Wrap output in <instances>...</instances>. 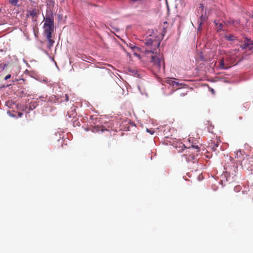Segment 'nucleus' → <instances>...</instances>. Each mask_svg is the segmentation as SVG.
Listing matches in <instances>:
<instances>
[{
    "label": "nucleus",
    "instance_id": "nucleus-7",
    "mask_svg": "<svg viewBox=\"0 0 253 253\" xmlns=\"http://www.w3.org/2000/svg\"><path fill=\"white\" fill-rule=\"evenodd\" d=\"M189 153H191L192 155L189 156V157H191L192 159H194L195 155L193 154L194 152L193 151V149H196V152H198L200 151V149L197 145H192L191 147H189Z\"/></svg>",
    "mask_w": 253,
    "mask_h": 253
},
{
    "label": "nucleus",
    "instance_id": "nucleus-24",
    "mask_svg": "<svg viewBox=\"0 0 253 253\" xmlns=\"http://www.w3.org/2000/svg\"><path fill=\"white\" fill-rule=\"evenodd\" d=\"M201 29V26H199V28H198V30L199 31V30H200Z\"/></svg>",
    "mask_w": 253,
    "mask_h": 253
},
{
    "label": "nucleus",
    "instance_id": "nucleus-25",
    "mask_svg": "<svg viewBox=\"0 0 253 253\" xmlns=\"http://www.w3.org/2000/svg\"><path fill=\"white\" fill-rule=\"evenodd\" d=\"M215 24L216 25H218V23H217V22H216L215 21Z\"/></svg>",
    "mask_w": 253,
    "mask_h": 253
},
{
    "label": "nucleus",
    "instance_id": "nucleus-17",
    "mask_svg": "<svg viewBox=\"0 0 253 253\" xmlns=\"http://www.w3.org/2000/svg\"><path fill=\"white\" fill-rule=\"evenodd\" d=\"M11 78V75L8 74L4 78L5 80H7L8 79H10Z\"/></svg>",
    "mask_w": 253,
    "mask_h": 253
},
{
    "label": "nucleus",
    "instance_id": "nucleus-10",
    "mask_svg": "<svg viewBox=\"0 0 253 253\" xmlns=\"http://www.w3.org/2000/svg\"><path fill=\"white\" fill-rule=\"evenodd\" d=\"M201 15L200 17V20L198 21L199 24L200 26H201L202 24L208 19V17L206 14V12L205 14L204 13H200Z\"/></svg>",
    "mask_w": 253,
    "mask_h": 253
},
{
    "label": "nucleus",
    "instance_id": "nucleus-6",
    "mask_svg": "<svg viewBox=\"0 0 253 253\" xmlns=\"http://www.w3.org/2000/svg\"><path fill=\"white\" fill-rule=\"evenodd\" d=\"M44 28V35L46 37L50 38L52 36V34L53 32L54 26L43 27Z\"/></svg>",
    "mask_w": 253,
    "mask_h": 253
},
{
    "label": "nucleus",
    "instance_id": "nucleus-5",
    "mask_svg": "<svg viewBox=\"0 0 253 253\" xmlns=\"http://www.w3.org/2000/svg\"><path fill=\"white\" fill-rule=\"evenodd\" d=\"M241 47L244 49L252 50L253 49V42L250 40L247 39Z\"/></svg>",
    "mask_w": 253,
    "mask_h": 253
},
{
    "label": "nucleus",
    "instance_id": "nucleus-15",
    "mask_svg": "<svg viewBox=\"0 0 253 253\" xmlns=\"http://www.w3.org/2000/svg\"><path fill=\"white\" fill-rule=\"evenodd\" d=\"M204 9V5L203 3H200L199 4V7L198 9V12L200 11V13H203Z\"/></svg>",
    "mask_w": 253,
    "mask_h": 253
},
{
    "label": "nucleus",
    "instance_id": "nucleus-16",
    "mask_svg": "<svg viewBox=\"0 0 253 253\" xmlns=\"http://www.w3.org/2000/svg\"><path fill=\"white\" fill-rule=\"evenodd\" d=\"M234 36L232 35H230L227 37V39L229 41H232L234 40Z\"/></svg>",
    "mask_w": 253,
    "mask_h": 253
},
{
    "label": "nucleus",
    "instance_id": "nucleus-26",
    "mask_svg": "<svg viewBox=\"0 0 253 253\" xmlns=\"http://www.w3.org/2000/svg\"><path fill=\"white\" fill-rule=\"evenodd\" d=\"M21 115H22V113H20V114H19V116H21Z\"/></svg>",
    "mask_w": 253,
    "mask_h": 253
},
{
    "label": "nucleus",
    "instance_id": "nucleus-20",
    "mask_svg": "<svg viewBox=\"0 0 253 253\" xmlns=\"http://www.w3.org/2000/svg\"><path fill=\"white\" fill-rule=\"evenodd\" d=\"M223 27V24L222 23L219 24V29L221 30Z\"/></svg>",
    "mask_w": 253,
    "mask_h": 253
},
{
    "label": "nucleus",
    "instance_id": "nucleus-3",
    "mask_svg": "<svg viewBox=\"0 0 253 253\" xmlns=\"http://www.w3.org/2000/svg\"><path fill=\"white\" fill-rule=\"evenodd\" d=\"M245 156L244 157V158L242 159V160H241V165L243 167H245L247 169H252L251 166L253 165V164H251L250 162L253 163V160H250V158L249 156L245 154Z\"/></svg>",
    "mask_w": 253,
    "mask_h": 253
},
{
    "label": "nucleus",
    "instance_id": "nucleus-14",
    "mask_svg": "<svg viewBox=\"0 0 253 253\" xmlns=\"http://www.w3.org/2000/svg\"><path fill=\"white\" fill-rule=\"evenodd\" d=\"M219 67L220 69H227L224 65V62L223 59H221L219 61Z\"/></svg>",
    "mask_w": 253,
    "mask_h": 253
},
{
    "label": "nucleus",
    "instance_id": "nucleus-18",
    "mask_svg": "<svg viewBox=\"0 0 253 253\" xmlns=\"http://www.w3.org/2000/svg\"><path fill=\"white\" fill-rule=\"evenodd\" d=\"M69 96L67 94H65V100L67 102L69 100Z\"/></svg>",
    "mask_w": 253,
    "mask_h": 253
},
{
    "label": "nucleus",
    "instance_id": "nucleus-13",
    "mask_svg": "<svg viewBox=\"0 0 253 253\" xmlns=\"http://www.w3.org/2000/svg\"><path fill=\"white\" fill-rule=\"evenodd\" d=\"M10 4L13 6L19 7L20 5L18 4L19 0H8Z\"/></svg>",
    "mask_w": 253,
    "mask_h": 253
},
{
    "label": "nucleus",
    "instance_id": "nucleus-19",
    "mask_svg": "<svg viewBox=\"0 0 253 253\" xmlns=\"http://www.w3.org/2000/svg\"><path fill=\"white\" fill-rule=\"evenodd\" d=\"M240 187L239 186H236L235 187V190L236 191H239L240 190Z\"/></svg>",
    "mask_w": 253,
    "mask_h": 253
},
{
    "label": "nucleus",
    "instance_id": "nucleus-12",
    "mask_svg": "<svg viewBox=\"0 0 253 253\" xmlns=\"http://www.w3.org/2000/svg\"><path fill=\"white\" fill-rule=\"evenodd\" d=\"M46 38L48 42L47 47L50 49L53 46V44L54 43V41L52 39V36H50V38L46 37Z\"/></svg>",
    "mask_w": 253,
    "mask_h": 253
},
{
    "label": "nucleus",
    "instance_id": "nucleus-22",
    "mask_svg": "<svg viewBox=\"0 0 253 253\" xmlns=\"http://www.w3.org/2000/svg\"><path fill=\"white\" fill-rule=\"evenodd\" d=\"M147 131L150 132L151 134H153L154 133V131L153 130H149L148 129H147Z\"/></svg>",
    "mask_w": 253,
    "mask_h": 253
},
{
    "label": "nucleus",
    "instance_id": "nucleus-1",
    "mask_svg": "<svg viewBox=\"0 0 253 253\" xmlns=\"http://www.w3.org/2000/svg\"><path fill=\"white\" fill-rule=\"evenodd\" d=\"M144 43L146 45L151 46L155 49L156 48H158L160 46V41L157 37L150 36L145 39Z\"/></svg>",
    "mask_w": 253,
    "mask_h": 253
},
{
    "label": "nucleus",
    "instance_id": "nucleus-27",
    "mask_svg": "<svg viewBox=\"0 0 253 253\" xmlns=\"http://www.w3.org/2000/svg\"><path fill=\"white\" fill-rule=\"evenodd\" d=\"M150 52H152V53H154V51H150Z\"/></svg>",
    "mask_w": 253,
    "mask_h": 253
},
{
    "label": "nucleus",
    "instance_id": "nucleus-8",
    "mask_svg": "<svg viewBox=\"0 0 253 253\" xmlns=\"http://www.w3.org/2000/svg\"><path fill=\"white\" fill-rule=\"evenodd\" d=\"M27 17H29L31 16L33 19H36L38 16V11L36 9H33L31 10H29L27 12Z\"/></svg>",
    "mask_w": 253,
    "mask_h": 253
},
{
    "label": "nucleus",
    "instance_id": "nucleus-9",
    "mask_svg": "<svg viewBox=\"0 0 253 253\" xmlns=\"http://www.w3.org/2000/svg\"><path fill=\"white\" fill-rule=\"evenodd\" d=\"M219 142L217 140H212L211 141V142L209 143V147L211 148V149L213 151H215L216 150V148L218 147Z\"/></svg>",
    "mask_w": 253,
    "mask_h": 253
},
{
    "label": "nucleus",
    "instance_id": "nucleus-4",
    "mask_svg": "<svg viewBox=\"0 0 253 253\" xmlns=\"http://www.w3.org/2000/svg\"><path fill=\"white\" fill-rule=\"evenodd\" d=\"M54 19L52 15H46L43 27L53 26Z\"/></svg>",
    "mask_w": 253,
    "mask_h": 253
},
{
    "label": "nucleus",
    "instance_id": "nucleus-2",
    "mask_svg": "<svg viewBox=\"0 0 253 253\" xmlns=\"http://www.w3.org/2000/svg\"><path fill=\"white\" fill-rule=\"evenodd\" d=\"M151 61L153 63L154 68L157 70H160L162 65L164 63L163 59L156 56H152Z\"/></svg>",
    "mask_w": 253,
    "mask_h": 253
},
{
    "label": "nucleus",
    "instance_id": "nucleus-11",
    "mask_svg": "<svg viewBox=\"0 0 253 253\" xmlns=\"http://www.w3.org/2000/svg\"><path fill=\"white\" fill-rule=\"evenodd\" d=\"M243 151H242L241 150H239L236 153V156L235 157L236 158L239 159V161L241 162V160H242L243 158L245 156V154H243Z\"/></svg>",
    "mask_w": 253,
    "mask_h": 253
},
{
    "label": "nucleus",
    "instance_id": "nucleus-23",
    "mask_svg": "<svg viewBox=\"0 0 253 253\" xmlns=\"http://www.w3.org/2000/svg\"><path fill=\"white\" fill-rule=\"evenodd\" d=\"M103 128L104 127L103 126L100 127V130L102 132L104 131V130H107V129H104Z\"/></svg>",
    "mask_w": 253,
    "mask_h": 253
},
{
    "label": "nucleus",
    "instance_id": "nucleus-21",
    "mask_svg": "<svg viewBox=\"0 0 253 253\" xmlns=\"http://www.w3.org/2000/svg\"><path fill=\"white\" fill-rule=\"evenodd\" d=\"M172 84L174 85V84H176L177 86H178L179 84L177 82H175L174 81H173L172 82Z\"/></svg>",
    "mask_w": 253,
    "mask_h": 253
}]
</instances>
